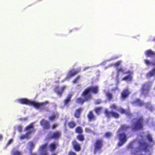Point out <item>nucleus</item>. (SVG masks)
<instances>
[{
    "instance_id": "f257e3e1",
    "label": "nucleus",
    "mask_w": 155,
    "mask_h": 155,
    "mask_svg": "<svg viewBox=\"0 0 155 155\" xmlns=\"http://www.w3.org/2000/svg\"><path fill=\"white\" fill-rule=\"evenodd\" d=\"M98 91V88L97 86H92L88 87L85 89L82 93L81 95L84 97L83 98L81 97L77 98L75 101L76 103L82 104L86 101H88L92 98L91 93L97 94Z\"/></svg>"
},
{
    "instance_id": "f03ea898",
    "label": "nucleus",
    "mask_w": 155,
    "mask_h": 155,
    "mask_svg": "<svg viewBox=\"0 0 155 155\" xmlns=\"http://www.w3.org/2000/svg\"><path fill=\"white\" fill-rule=\"evenodd\" d=\"M144 61V63L146 65L155 66V57L152 61H150L148 59H145ZM153 76L155 77V67L152 68L146 74V77L148 78H150Z\"/></svg>"
},
{
    "instance_id": "7ed1b4c3",
    "label": "nucleus",
    "mask_w": 155,
    "mask_h": 155,
    "mask_svg": "<svg viewBox=\"0 0 155 155\" xmlns=\"http://www.w3.org/2000/svg\"><path fill=\"white\" fill-rule=\"evenodd\" d=\"M143 119L142 117H140L138 118H136V120L133 124L132 130L137 131L143 129Z\"/></svg>"
},
{
    "instance_id": "20e7f679",
    "label": "nucleus",
    "mask_w": 155,
    "mask_h": 155,
    "mask_svg": "<svg viewBox=\"0 0 155 155\" xmlns=\"http://www.w3.org/2000/svg\"><path fill=\"white\" fill-rule=\"evenodd\" d=\"M151 86V84L148 82H146L143 84L141 88L142 94L145 97L148 96Z\"/></svg>"
},
{
    "instance_id": "39448f33",
    "label": "nucleus",
    "mask_w": 155,
    "mask_h": 155,
    "mask_svg": "<svg viewBox=\"0 0 155 155\" xmlns=\"http://www.w3.org/2000/svg\"><path fill=\"white\" fill-rule=\"evenodd\" d=\"M104 143L103 140L101 139H98L96 140L94 143V152L96 153L98 151H100L101 150Z\"/></svg>"
},
{
    "instance_id": "423d86ee",
    "label": "nucleus",
    "mask_w": 155,
    "mask_h": 155,
    "mask_svg": "<svg viewBox=\"0 0 155 155\" xmlns=\"http://www.w3.org/2000/svg\"><path fill=\"white\" fill-rule=\"evenodd\" d=\"M48 103V102L47 101L39 103L34 101L33 106L37 109H40L41 110H44L46 108L45 105Z\"/></svg>"
},
{
    "instance_id": "0eeeda50",
    "label": "nucleus",
    "mask_w": 155,
    "mask_h": 155,
    "mask_svg": "<svg viewBox=\"0 0 155 155\" xmlns=\"http://www.w3.org/2000/svg\"><path fill=\"white\" fill-rule=\"evenodd\" d=\"M51 133V132L49 133L48 135V139H59L61 135V131H56L52 133L51 135H50V133Z\"/></svg>"
},
{
    "instance_id": "6e6552de",
    "label": "nucleus",
    "mask_w": 155,
    "mask_h": 155,
    "mask_svg": "<svg viewBox=\"0 0 155 155\" xmlns=\"http://www.w3.org/2000/svg\"><path fill=\"white\" fill-rule=\"evenodd\" d=\"M117 136L119 140L118 145V146H120L126 141V135L124 133H122L118 134Z\"/></svg>"
},
{
    "instance_id": "1a4fd4ad",
    "label": "nucleus",
    "mask_w": 155,
    "mask_h": 155,
    "mask_svg": "<svg viewBox=\"0 0 155 155\" xmlns=\"http://www.w3.org/2000/svg\"><path fill=\"white\" fill-rule=\"evenodd\" d=\"M104 113L108 117H110L111 116L115 118H118L119 117V115L118 113L113 111H109L107 109H105Z\"/></svg>"
},
{
    "instance_id": "9d476101",
    "label": "nucleus",
    "mask_w": 155,
    "mask_h": 155,
    "mask_svg": "<svg viewBox=\"0 0 155 155\" xmlns=\"http://www.w3.org/2000/svg\"><path fill=\"white\" fill-rule=\"evenodd\" d=\"M40 124L44 129L48 130L50 128L49 122L44 119H42L40 121Z\"/></svg>"
},
{
    "instance_id": "9b49d317",
    "label": "nucleus",
    "mask_w": 155,
    "mask_h": 155,
    "mask_svg": "<svg viewBox=\"0 0 155 155\" xmlns=\"http://www.w3.org/2000/svg\"><path fill=\"white\" fill-rule=\"evenodd\" d=\"M18 102L21 104H28L33 106L34 101H30L25 98L19 99L18 100Z\"/></svg>"
},
{
    "instance_id": "f8f14e48",
    "label": "nucleus",
    "mask_w": 155,
    "mask_h": 155,
    "mask_svg": "<svg viewBox=\"0 0 155 155\" xmlns=\"http://www.w3.org/2000/svg\"><path fill=\"white\" fill-rule=\"evenodd\" d=\"M72 144L74 149L76 151H79L81 149V144L75 140L72 142Z\"/></svg>"
},
{
    "instance_id": "ddd939ff",
    "label": "nucleus",
    "mask_w": 155,
    "mask_h": 155,
    "mask_svg": "<svg viewBox=\"0 0 155 155\" xmlns=\"http://www.w3.org/2000/svg\"><path fill=\"white\" fill-rule=\"evenodd\" d=\"M130 92L128 89H125L121 92L120 97L122 100H124L130 94Z\"/></svg>"
},
{
    "instance_id": "4468645a",
    "label": "nucleus",
    "mask_w": 155,
    "mask_h": 155,
    "mask_svg": "<svg viewBox=\"0 0 155 155\" xmlns=\"http://www.w3.org/2000/svg\"><path fill=\"white\" fill-rule=\"evenodd\" d=\"M131 103L133 105L140 107L143 106L145 104L144 102L139 98L133 101Z\"/></svg>"
},
{
    "instance_id": "2eb2a0df",
    "label": "nucleus",
    "mask_w": 155,
    "mask_h": 155,
    "mask_svg": "<svg viewBox=\"0 0 155 155\" xmlns=\"http://www.w3.org/2000/svg\"><path fill=\"white\" fill-rule=\"evenodd\" d=\"M80 70L81 69L80 68L76 70H75L74 69H72L69 70L67 74V78H69L73 77L78 73L80 71Z\"/></svg>"
},
{
    "instance_id": "dca6fc26",
    "label": "nucleus",
    "mask_w": 155,
    "mask_h": 155,
    "mask_svg": "<svg viewBox=\"0 0 155 155\" xmlns=\"http://www.w3.org/2000/svg\"><path fill=\"white\" fill-rule=\"evenodd\" d=\"M117 72L116 78L117 80H118L119 79V74L120 72H122L123 74H127V73L130 72L129 71H125V69L121 67L120 68L117 67Z\"/></svg>"
},
{
    "instance_id": "f3484780",
    "label": "nucleus",
    "mask_w": 155,
    "mask_h": 155,
    "mask_svg": "<svg viewBox=\"0 0 155 155\" xmlns=\"http://www.w3.org/2000/svg\"><path fill=\"white\" fill-rule=\"evenodd\" d=\"M35 129H32L31 130H28L27 131L26 134H25L21 135L20 137V138L22 139L25 138L29 139V135L32 133H34L35 132Z\"/></svg>"
},
{
    "instance_id": "a211bd4d",
    "label": "nucleus",
    "mask_w": 155,
    "mask_h": 155,
    "mask_svg": "<svg viewBox=\"0 0 155 155\" xmlns=\"http://www.w3.org/2000/svg\"><path fill=\"white\" fill-rule=\"evenodd\" d=\"M127 71L130 72L127 74H128V75L123 77L121 79L122 80L127 81H131L132 80L133 72L129 70Z\"/></svg>"
},
{
    "instance_id": "6ab92c4d",
    "label": "nucleus",
    "mask_w": 155,
    "mask_h": 155,
    "mask_svg": "<svg viewBox=\"0 0 155 155\" xmlns=\"http://www.w3.org/2000/svg\"><path fill=\"white\" fill-rule=\"evenodd\" d=\"M58 146V142H54L51 143L49 146L50 151L51 152L54 151Z\"/></svg>"
},
{
    "instance_id": "aec40b11",
    "label": "nucleus",
    "mask_w": 155,
    "mask_h": 155,
    "mask_svg": "<svg viewBox=\"0 0 155 155\" xmlns=\"http://www.w3.org/2000/svg\"><path fill=\"white\" fill-rule=\"evenodd\" d=\"M87 117L89 121L94 120L96 119V116L94 115L92 110L90 111L87 115Z\"/></svg>"
},
{
    "instance_id": "412c9836",
    "label": "nucleus",
    "mask_w": 155,
    "mask_h": 155,
    "mask_svg": "<svg viewBox=\"0 0 155 155\" xmlns=\"http://www.w3.org/2000/svg\"><path fill=\"white\" fill-rule=\"evenodd\" d=\"M117 110L122 114H125L130 117H131L132 116V114L130 112V111L128 110H126L124 109L123 108H120Z\"/></svg>"
},
{
    "instance_id": "4be33fe9",
    "label": "nucleus",
    "mask_w": 155,
    "mask_h": 155,
    "mask_svg": "<svg viewBox=\"0 0 155 155\" xmlns=\"http://www.w3.org/2000/svg\"><path fill=\"white\" fill-rule=\"evenodd\" d=\"M82 110L83 109L81 107H79L76 109L74 114V117L77 118H79Z\"/></svg>"
},
{
    "instance_id": "5701e85b",
    "label": "nucleus",
    "mask_w": 155,
    "mask_h": 155,
    "mask_svg": "<svg viewBox=\"0 0 155 155\" xmlns=\"http://www.w3.org/2000/svg\"><path fill=\"white\" fill-rule=\"evenodd\" d=\"M145 54L147 57H150L155 56V52L149 49L145 51Z\"/></svg>"
},
{
    "instance_id": "b1692460",
    "label": "nucleus",
    "mask_w": 155,
    "mask_h": 155,
    "mask_svg": "<svg viewBox=\"0 0 155 155\" xmlns=\"http://www.w3.org/2000/svg\"><path fill=\"white\" fill-rule=\"evenodd\" d=\"M130 126L129 125L126 124L122 125L119 129V131H126L128 130L130 128Z\"/></svg>"
},
{
    "instance_id": "393cba45",
    "label": "nucleus",
    "mask_w": 155,
    "mask_h": 155,
    "mask_svg": "<svg viewBox=\"0 0 155 155\" xmlns=\"http://www.w3.org/2000/svg\"><path fill=\"white\" fill-rule=\"evenodd\" d=\"M71 96V94L68 95L66 98L64 100V105L68 106V103L70 101Z\"/></svg>"
},
{
    "instance_id": "a878e982",
    "label": "nucleus",
    "mask_w": 155,
    "mask_h": 155,
    "mask_svg": "<svg viewBox=\"0 0 155 155\" xmlns=\"http://www.w3.org/2000/svg\"><path fill=\"white\" fill-rule=\"evenodd\" d=\"M65 88V86H63L61 87V90H57V89H58V87H56L55 89L56 90L57 93V94H58L60 97H61V96Z\"/></svg>"
},
{
    "instance_id": "bb28decb",
    "label": "nucleus",
    "mask_w": 155,
    "mask_h": 155,
    "mask_svg": "<svg viewBox=\"0 0 155 155\" xmlns=\"http://www.w3.org/2000/svg\"><path fill=\"white\" fill-rule=\"evenodd\" d=\"M140 145L142 147L143 149L146 152L148 151V145L145 142L140 143Z\"/></svg>"
},
{
    "instance_id": "cd10ccee",
    "label": "nucleus",
    "mask_w": 155,
    "mask_h": 155,
    "mask_svg": "<svg viewBox=\"0 0 155 155\" xmlns=\"http://www.w3.org/2000/svg\"><path fill=\"white\" fill-rule=\"evenodd\" d=\"M58 117V114L56 113H54L51 116L49 117L48 119L51 121L57 118Z\"/></svg>"
},
{
    "instance_id": "c85d7f7f",
    "label": "nucleus",
    "mask_w": 155,
    "mask_h": 155,
    "mask_svg": "<svg viewBox=\"0 0 155 155\" xmlns=\"http://www.w3.org/2000/svg\"><path fill=\"white\" fill-rule=\"evenodd\" d=\"M76 123L74 121H71L68 122V125L70 128H73L76 125Z\"/></svg>"
},
{
    "instance_id": "c756f323",
    "label": "nucleus",
    "mask_w": 155,
    "mask_h": 155,
    "mask_svg": "<svg viewBox=\"0 0 155 155\" xmlns=\"http://www.w3.org/2000/svg\"><path fill=\"white\" fill-rule=\"evenodd\" d=\"M76 138L78 140L81 142L83 141L84 139V136L82 134L78 135Z\"/></svg>"
},
{
    "instance_id": "7c9ffc66",
    "label": "nucleus",
    "mask_w": 155,
    "mask_h": 155,
    "mask_svg": "<svg viewBox=\"0 0 155 155\" xmlns=\"http://www.w3.org/2000/svg\"><path fill=\"white\" fill-rule=\"evenodd\" d=\"M48 145V143H46L45 144L41 145L39 147V150L41 151H46V149Z\"/></svg>"
},
{
    "instance_id": "2f4dec72",
    "label": "nucleus",
    "mask_w": 155,
    "mask_h": 155,
    "mask_svg": "<svg viewBox=\"0 0 155 155\" xmlns=\"http://www.w3.org/2000/svg\"><path fill=\"white\" fill-rule=\"evenodd\" d=\"M34 127V124L33 123H31L29 125H27L24 129V130L25 131L28 130H31L34 129H33Z\"/></svg>"
},
{
    "instance_id": "473e14b6",
    "label": "nucleus",
    "mask_w": 155,
    "mask_h": 155,
    "mask_svg": "<svg viewBox=\"0 0 155 155\" xmlns=\"http://www.w3.org/2000/svg\"><path fill=\"white\" fill-rule=\"evenodd\" d=\"M75 132L76 133L79 134H81L83 132L82 129L81 127H78L75 129Z\"/></svg>"
},
{
    "instance_id": "72a5a7b5",
    "label": "nucleus",
    "mask_w": 155,
    "mask_h": 155,
    "mask_svg": "<svg viewBox=\"0 0 155 155\" xmlns=\"http://www.w3.org/2000/svg\"><path fill=\"white\" fill-rule=\"evenodd\" d=\"M12 154L13 155H21L22 153L19 151L13 149L12 151Z\"/></svg>"
},
{
    "instance_id": "f704fd0d",
    "label": "nucleus",
    "mask_w": 155,
    "mask_h": 155,
    "mask_svg": "<svg viewBox=\"0 0 155 155\" xmlns=\"http://www.w3.org/2000/svg\"><path fill=\"white\" fill-rule=\"evenodd\" d=\"M101 109L102 107H97L95 109L94 111L97 114L99 115Z\"/></svg>"
},
{
    "instance_id": "c9c22d12",
    "label": "nucleus",
    "mask_w": 155,
    "mask_h": 155,
    "mask_svg": "<svg viewBox=\"0 0 155 155\" xmlns=\"http://www.w3.org/2000/svg\"><path fill=\"white\" fill-rule=\"evenodd\" d=\"M146 106L147 108H149L151 110H152L153 109V106H152L150 102H147L146 104Z\"/></svg>"
},
{
    "instance_id": "e433bc0d",
    "label": "nucleus",
    "mask_w": 155,
    "mask_h": 155,
    "mask_svg": "<svg viewBox=\"0 0 155 155\" xmlns=\"http://www.w3.org/2000/svg\"><path fill=\"white\" fill-rule=\"evenodd\" d=\"M106 94L107 97L108 98V99L110 101L112 98V94L109 92H107Z\"/></svg>"
},
{
    "instance_id": "4c0bfd02",
    "label": "nucleus",
    "mask_w": 155,
    "mask_h": 155,
    "mask_svg": "<svg viewBox=\"0 0 155 155\" xmlns=\"http://www.w3.org/2000/svg\"><path fill=\"white\" fill-rule=\"evenodd\" d=\"M147 138L148 140L150 142H153V140L152 139V137L151 136L150 134H147Z\"/></svg>"
},
{
    "instance_id": "58836bf2",
    "label": "nucleus",
    "mask_w": 155,
    "mask_h": 155,
    "mask_svg": "<svg viewBox=\"0 0 155 155\" xmlns=\"http://www.w3.org/2000/svg\"><path fill=\"white\" fill-rule=\"evenodd\" d=\"M29 146L31 148V150L34 147L35 144L32 141H30L29 142Z\"/></svg>"
},
{
    "instance_id": "ea45409f",
    "label": "nucleus",
    "mask_w": 155,
    "mask_h": 155,
    "mask_svg": "<svg viewBox=\"0 0 155 155\" xmlns=\"http://www.w3.org/2000/svg\"><path fill=\"white\" fill-rule=\"evenodd\" d=\"M80 78V76H78L76 77L72 81V82L73 83H76L79 81L78 79H79Z\"/></svg>"
},
{
    "instance_id": "a19ab883",
    "label": "nucleus",
    "mask_w": 155,
    "mask_h": 155,
    "mask_svg": "<svg viewBox=\"0 0 155 155\" xmlns=\"http://www.w3.org/2000/svg\"><path fill=\"white\" fill-rule=\"evenodd\" d=\"M110 108L112 109H116L117 107V105L115 104H112L110 106Z\"/></svg>"
},
{
    "instance_id": "79ce46f5",
    "label": "nucleus",
    "mask_w": 155,
    "mask_h": 155,
    "mask_svg": "<svg viewBox=\"0 0 155 155\" xmlns=\"http://www.w3.org/2000/svg\"><path fill=\"white\" fill-rule=\"evenodd\" d=\"M121 63V61H117L115 63H114V66L115 67H117Z\"/></svg>"
},
{
    "instance_id": "37998d69",
    "label": "nucleus",
    "mask_w": 155,
    "mask_h": 155,
    "mask_svg": "<svg viewBox=\"0 0 155 155\" xmlns=\"http://www.w3.org/2000/svg\"><path fill=\"white\" fill-rule=\"evenodd\" d=\"M112 135V134L110 132H107L105 134V136L107 138H109Z\"/></svg>"
},
{
    "instance_id": "c03bdc74",
    "label": "nucleus",
    "mask_w": 155,
    "mask_h": 155,
    "mask_svg": "<svg viewBox=\"0 0 155 155\" xmlns=\"http://www.w3.org/2000/svg\"><path fill=\"white\" fill-rule=\"evenodd\" d=\"M68 155H77V154L74 151L70 150L69 151Z\"/></svg>"
},
{
    "instance_id": "a18cd8bd",
    "label": "nucleus",
    "mask_w": 155,
    "mask_h": 155,
    "mask_svg": "<svg viewBox=\"0 0 155 155\" xmlns=\"http://www.w3.org/2000/svg\"><path fill=\"white\" fill-rule=\"evenodd\" d=\"M85 131L86 132L89 133V132H92V131L89 128H86L85 129Z\"/></svg>"
},
{
    "instance_id": "49530a36",
    "label": "nucleus",
    "mask_w": 155,
    "mask_h": 155,
    "mask_svg": "<svg viewBox=\"0 0 155 155\" xmlns=\"http://www.w3.org/2000/svg\"><path fill=\"white\" fill-rule=\"evenodd\" d=\"M58 125L57 124H52L51 126V128L52 129H54L56 127H57Z\"/></svg>"
},
{
    "instance_id": "de8ad7c7",
    "label": "nucleus",
    "mask_w": 155,
    "mask_h": 155,
    "mask_svg": "<svg viewBox=\"0 0 155 155\" xmlns=\"http://www.w3.org/2000/svg\"><path fill=\"white\" fill-rule=\"evenodd\" d=\"M17 129L18 131L21 132L22 131V128L21 126L19 125Z\"/></svg>"
},
{
    "instance_id": "09e8293b",
    "label": "nucleus",
    "mask_w": 155,
    "mask_h": 155,
    "mask_svg": "<svg viewBox=\"0 0 155 155\" xmlns=\"http://www.w3.org/2000/svg\"><path fill=\"white\" fill-rule=\"evenodd\" d=\"M41 155H47L48 153L46 151H44L41 152Z\"/></svg>"
},
{
    "instance_id": "8fccbe9b",
    "label": "nucleus",
    "mask_w": 155,
    "mask_h": 155,
    "mask_svg": "<svg viewBox=\"0 0 155 155\" xmlns=\"http://www.w3.org/2000/svg\"><path fill=\"white\" fill-rule=\"evenodd\" d=\"M12 141V139H10L7 142V143L6 144V146L8 145L9 144H10Z\"/></svg>"
},
{
    "instance_id": "3c124183",
    "label": "nucleus",
    "mask_w": 155,
    "mask_h": 155,
    "mask_svg": "<svg viewBox=\"0 0 155 155\" xmlns=\"http://www.w3.org/2000/svg\"><path fill=\"white\" fill-rule=\"evenodd\" d=\"M101 103V101H97L96 102V104H100Z\"/></svg>"
},
{
    "instance_id": "603ef678",
    "label": "nucleus",
    "mask_w": 155,
    "mask_h": 155,
    "mask_svg": "<svg viewBox=\"0 0 155 155\" xmlns=\"http://www.w3.org/2000/svg\"><path fill=\"white\" fill-rule=\"evenodd\" d=\"M3 138V136L2 134H0V140H1Z\"/></svg>"
},
{
    "instance_id": "864d4df0",
    "label": "nucleus",
    "mask_w": 155,
    "mask_h": 155,
    "mask_svg": "<svg viewBox=\"0 0 155 155\" xmlns=\"http://www.w3.org/2000/svg\"><path fill=\"white\" fill-rule=\"evenodd\" d=\"M30 155H37V154L35 153H33L31 154Z\"/></svg>"
},
{
    "instance_id": "5fc2aeb1",
    "label": "nucleus",
    "mask_w": 155,
    "mask_h": 155,
    "mask_svg": "<svg viewBox=\"0 0 155 155\" xmlns=\"http://www.w3.org/2000/svg\"><path fill=\"white\" fill-rule=\"evenodd\" d=\"M51 155H56V153H53L51 154Z\"/></svg>"
}]
</instances>
